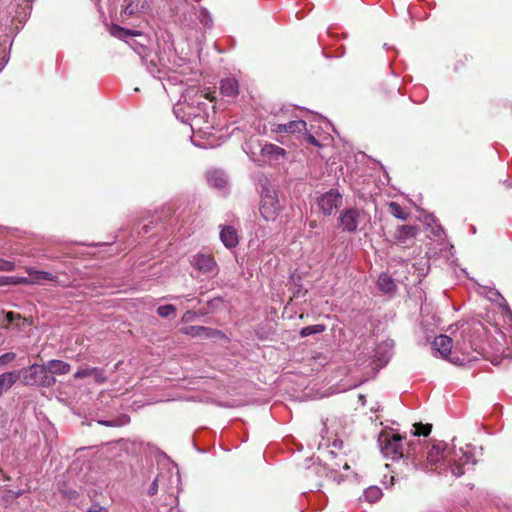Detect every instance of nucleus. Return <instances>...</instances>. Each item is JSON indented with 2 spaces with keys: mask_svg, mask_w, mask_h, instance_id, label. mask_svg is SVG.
Returning <instances> with one entry per match:
<instances>
[{
  "mask_svg": "<svg viewBox=\"0 0 512 512\" xmlns=\"http://www.w3.org/2000/svg\"><path fill=\"white\" fill-rule=\"evenodd\" d=\"M88 512H108L106 508L102 507V506H99V505H94L93 507H91Z\"/></svg>",
  "mask_w": 512,
  "mask_h": 512,
  "instance_id": "nucleus-40",
  "label": "nucleus"
},
{
  "mask_svg": "<svg viewBox=\"0 0 512 512\" xmlns=\"http://www.w3.org/2000/svg\"><path fill=\"white\" fill-rule=\"evenodd\" d=\"M377 287L385 294L393 293L396 289V284L392 277L383 273L378 277Z\"/></svg>",
  "mask_w": 512,
  "mask_h": 512,
  "instance_id": "nucleus-23",
  "label": "nucleus"
},
{
  "mask_svg": "<svg viewBox=\"0 0 512 512\" xmlns=\"http://www.w3.org/2000/svg\"><path fill=\"white\" fill-rule=\"evenodd\" d=\"M262 155L277 160L285 155V150L275 144H265L261 149Z\"/></svg>",
  "mask_w": 512,
  "mask_h": 512,
  "instance_id": "nucleus-24",
  "label": "nucleus"
},
{
  "mask_svg": "<svg viewBox=\"0 0 512 512\" xmlns=\"http://www.w3.org/2000/svg\"><path fill=\"white\" fill-rule=\"evenodd\" d=\"M16 359V354L14 352H7L0 355V367L6 366L7 364L13 362Z\"/></svg>",
  "mask_w": 512,
  "mask_h": 512,
  "instance_id": "nucleus-34",
  "label": "nucleus"
},
{
  "mask_svg": "<svg viewBox=\"0 0 512 512\" xmlns=\"http://www.w3.org/2000/svg\"><path fill=\"white\" fill-rule=\"evenodd\" d=\"M221 94L226 97H236L239 94V84L234 77H226L220 82Z\"/></svg>",
  "mask_w": 512,
  "mask_h": 512,
  "instance_id": "nucleus-19",
  "label": "nucleus"
},
{
  "mask_svg": "<svg viewBox=\"0 0 512 512\" xmlns=\"http://www.w3.org/2000/svg\"><path fill=\"white\" fill-rule=\"evenodd\" d=\"M196 316V313L191 311V310H188L184 313V315L182 316V322H189L191 321L194 317Z\"/></svg>",
  "mask_w": 512,
  "mask_h": 512,
  "instance_id": "nucleus-39",
  "label": "nucleus"
},
{
  "mask_svg": "<svg viewBox=\"0 0 512 512\" xmlns=\"http://www.w3.org/2000/svg\"><path fill=\"white\" fill-rule=\"evenodd\" d=\"M344 469H346V470H347V469H349L348 464H345V465H344Z\"/></svg>",
  "mask_w": 512,
  "mask_h": 512,
  "instance_id": "nucleus-46",
  "label": "nucleus"
},
{
  "mask_svg": "<svg viewBox=\"0 0 512 512\" xmlns=\"http://www.w3.org/2000/svg\"><path fill=\"white\" fill-rule=\"evenodd\" d=\"M315 121H317L318 123H322L323 122L326 126L330 125V123L326 119H324L323 117H321L319 115L316 116V120Z\"/></svg>",
  "mask_w": 512,
  "mask_h": 512,
  "instance_id": "nucleus-42",
  "label": "nucleus"
},
{
  "mask_svg": "<svg viewBox=\"0 0 512 512\" xmlns=\"http://www.w3.org/2000/svg\"><path fill=\"white\" fill-rule=\"evenodd\" d=\"M207 108L208 104L206 102H198L197 110L189 104L184 106L186 114L191 120L190 127L192 131L202 130L201 124L206 122V118L208 117Z\"/></svg>",
  "mask_w": 512,
  "mask_h": 512,
  "instance_id": "nucleus-10",
  "label": "nucleus"
},
{
  "mask_svg": "<svg viewBox=\"0 0 512 512\" xmlns=\"http://www.w3.org/2000/svg\"><path fill=\"white\" fill-rule=\"evenodd\" d=\"M182 333L192 337H206L211 338L218 333L217 330L204 327V326H187L182 329Z\"/></svg>",
  "mask_w": 512,
  "mask_h": 512,
  "instance_id": "nucleus-21",
  "label": "nucleus"
},
{
  "mask_svg": "<svg viewBox=\"0 0 512 512\" xmlns=\"http://www.w3.org/2000/svg\"><path fill=\"white\" fill-rule=\"evenodd\" d=\"M158 492V478H155L148 489V495L154 496Z\"/></svg>",
  "mask_w": 512,
  "mask_h": 512,
  "instance_id": "nucleus-38",
  "label": "nucleus"
},
{
  "mask_svg": "<svg viewBox=\"0 0 512 512\" xmlns=\"http://www.w3.org/2000/svg\"><path fill=\"white\" fill-rule=\"evenodd\" d=\"M487 297L494 302L500 303V305L507 310L509 313H511L508 304L506 300L503 298V296L496 290V289H490L487 293Z\"/></svg>",
  "mask_w": 512,
  "mask_h": 512,
  "instance_id": "nucleus-27",
  "label": "nucleus"
},
{
  "mask_svg": "<svg viewBox=\"0 0 512 512\" xmlns=\"http://www.w3.org/2000/svg\"><path fill=\"white\" fill-rule=\"evenodd\" d=\"M27 273L29 275V279L31 284H39L42 281H54L55 276L46 271H38L33 268H27Z\"/></svg>",
  "mask_w": 512,
  "mask_h": 512,
  "instance_id": "nucleus-22",
  "label": "nucleus"
},
{
  "mask_svg": "<svg viewBox=\"0 0 512 512\" xmlns=\"http://www.w3.org/2000/svg\"><path fill=\"white\" fill-rule=\"evenodd\" d=\"M259 211L266 221H273L281 211L278 196L274 189L264 186L261 191Z\"/></svg>",
  "mask_w": 512,
  "mask_h": 512,
  "instance_id": "nucleus-5",
  "label": "nucleus"
},
{
  "mask_svg": "<svg viewBox=\"0 0 512 512\" xmlns=\"http://www.w3.org/2000/svg\"><path fill=\"white\" fill-rule=\"evenodd\" d=\"M44 364L47 368L48 373L52 376L65 375L71 369V366L69 363L64 362L62 360H58V359L49 360Z\"/></svg>",
  "mask_w": 512,
  "mask_h": 512,
  "instance_id": "nucleus-20",
  "label": "nucleus"
},
{
  "mask_svg": "<svg viewBox=\"0 0 512 512\" xmlns=\"http://www.w3.org/2000/svg\"><path fill=\"white\" fill-rule=\"evenodd\" d=\"M207 182L211 187L224 190L227 187L228 179L223 171L214 170L207 173Z\"/></svg>",
  "mask_w": 512,
  "mask_h": 512,
  "instance_id": "nucleus-18",
  "label": "nucleus"
},
{
  "mask_svg": "<svg viewBox=\"0 0 512 512\" xmlns=\"http://www.w3.org/2000/svg\"><path fill=\"white\" fill-rule=\"evenodd\" d=\"M389 358H390V355L385 354V355H383V356L380 358V361L382 362V364H383V365H385V364L388 362Z\"/></svg>",
  "mask_w": 512,
  "mask_h": 512,
  "instance_id": "nucleus-43",
  "label": "nucleus"
},
{
  "mask_svg": "<svg viewBox=\"0 0 512 512\" xmlns=\"http://www.w3.org/2000/svg\"><path fill=\"white\" fill-rule=\"evenodd\" d=\"M452 339L447 335H439L435 337L432 347L436 350L443 358H446L452 349Z\"/></svg>",
  "mask_w": 512,
  "mask_h": 512,
  "instance_id": "nucleus-16",
  "label": "nucleus"
},
{
  "mask_svg": "<svg viewBox=\"0 0 512 512\" xmlns=\"http://www.w3.org/2000/svg\"><path fill=\"white\" fill-rule=\"evenodd\" d=\"M91 368L92 367H85V368L79 369L74 374V378L75 379H83V378H86V377H90L91 376Z\"/></svg>",
  "mask_w": 512,
  "mask_h": 512,
  "instance_id": "nucleus-37",
  "label": "nucleus"
},
{
  "mask_svg": "<svg viewBox=\"0 0 512 512\" xmlns=\"http://www.w3.org/2000/svg\"><path fill=\"white\" fill-rule=\"evenodd\" d=\"M378 443L384 457L392 460L403 458V438L392 430L382 431L378 436Z\"/></svg>",
  "mask_w": 512,
  "mask_h": 512,
  "instance_id": "nucleus-4",
  "label": "nucleus"
},
{
  "mask_svg": "<svg viewBox=\"0 0 512 512\" xmlns=\"http://www.w3.org/2000/svg\"><path fill=\"white\" fill-rule=\"evenodd\" d=\"M91 376L94 378L95 382L98 384H103L107 381V376L105 374V370L99 367L91 368Z\"/></svg>",
  "mask_w": 512,
  "mask_h": 512,
  "instance_id": "nucleus-29",
  "label": "nucleus"
},
{
  "mask_svg": "<svg viewBox=\"0 0 512 512\" xmlns=\"http://www.w3.org/2000/svg\"><path fill=\"white\" fill-rule=\"evenodd\" d=\"M325 329H326V327L323 324H316V325L306 326V327H303L301 329L300 336L301 337H307V336H310V335H313V334H319V333L324 332Z\"/></svg>",
  "mask_w": 512,
  "mask_h": 512,
  "instance_id": "nucleus-26",
  "label": "nucleus"
},
{
  "mask_svg": "<svg viewBox=\"0 0 512 512\" xmlns=\"http://www.w3.org/2000/svg\"><path fill=\"white\" fill-rule=\"evenodd\" d=\"M156 55L145 54L142 59L147 67V70L153 77L161 78V75L165 73L167 65L161 60L156 62Z\"/></svg>",
  "mask_w": 512,
  "mask_h": 512,
  "instance_id": "nucleus-12",
  "label": "nucleus"
},
{
  "mask_svg": "<svg viewBox=\"0 0 512 512\" xmlns=\"http://www.w3.org/2000/svg\"><path fill=\"white\" fill-rule=\"evenodd\" d=\"M368 221V216L363 210L355 207H348L342 210L338 217L339 227L344 232L354 233L362 223Z\"/></svg>",
  "mask_w": 512,
  "mask_h": 512,
  "instance_id": "nucleus-6",
  "label": "nucleus"
},
{
  "mask_svg": "<svg viewBox=\"0 0 512 512\" xmlns=\"http://www.w3.org/2000/svg\"><path fill=\"white\" fill-rule=\"evenodd\" d=\"M15 268V263L9 260H5L0 258V271H13Z\"/></svg>",
  "mask_w": 512,
  "mask_h": 512,
  "instance_id": "nucleus-36",
  "label": "nucleus"
},
{
  "mask_svg": "<svg viewBox=\"0 0 512 512\" xmlns=\"http://www.w3.org/2000/svg\"><path fill=\"white\" fill-rule=\"evenodd\" d=\"M198 19L205 27H211L212 18L207 9H205V8L199 9Z\"/></svg>",
  "mask_w": 512,
  "mask_h": 512,
  "instance_id": "nucleus-31",
  "label": "nucleus"
},
{
  "mask_svg": "<svg viewBox=\"0 0 512 512\" xmlns=\"http://www.w3.org/2000/svg\"><path fill=\"white\" fill-rule=\"evenodd\" d=\"M175 311H176V307L171 304L162 305L157 308V314L163 318H166V317L174 314Z\"/></svg>",
  "mask_w": 512,
  "mask_h": 512,
  "instance_id": "nucleus-32",
  "label": "nucleus"
},
{
  "mask_svg": "<svg viewBox=\"0 0 512 512\" xmlns=\"http://www.w3.org/2000/svg\"><path fill=\"white\" fill-rule=\"evenodd\" d=\"M342 204L343 196L336 188H332L317 197V206L324 216L334 215Z\"/></svg>",
  "mask_w": 512,
  "mask_h": 512,
  "instance_id": "nucleus-7",
  "label": "nucleus"
},
{
  "mask_svg": "<svg viewBox=\"0 0 512 512\" xmlns=\"http://www.w3.org/2000/svg\"><path fill=\"white\" fill-rule=\"evenodd\" d=\"M427 463L438 474L450 472L453 476L460 477L476 464V459L471 445L457 449L455 446L449 448L445 442L438 441L428 450Z\"/></svg>",
  "mask_w": 512,
  "mask_h": 512,
  "instance_id": "nucleus-1",
  "label": "nucleus"
},
{
  "mask_svg": "<svg viewBox=\"0 0 512 512\" xmlns=\"http://www.w3.org/2000/svg\"><path fill=\"white\" fill-rule=\"evenodd\" d=\"M389 212L398 219L406 220L408 218V213L401 207L397 202L389 203Z\"/></svg>",
  "mask_w": 512,
  "mask_h": 512,
  "instance_id": "nucleus-25",
  "label": "nucleus"
},
{
  "mask_svg": "<svg viewBox=\"0 0 512 512\" xmlns=\"http://www.w3.org/2000/svg\"><path fill=\"white\" fill-rule=\"evenodd\" d=\"M146 0H123L121 16L132 17L144 11Z\"/></svg>",
  "mask_w": 512,
  "mask_h": 512,
  "instance_id": "nucleus-13",
  "label": "nucleus"
},
{
  "mask_svg": "<svg viewBox=\"0 0 512 512\" xmlns=\"http://www.w3.org/2000/svg\"><path fill=\"white\" fill-rule=\"evenodd\" d=\"M270 129L273 133L277 134H296V133H304L306 140L317 147H320L321 144L316 139L314 124H310L308 128V124L305 120H291L288 123H277L270 122Z\"/></svg>",
  "mask_w": 512,
  "mask_h": 512,
  "instance_id": "nucleus-2",
  "label": "nucleus"
},
{
  "mask_svg": "<svg viewBox=\"0 0 512 512\" xmlns=\"http://www.w3.org/2000/svg\"><path fill=\"white\" fill-rule=\"evenodd\" d=\"M419 232L418 226L415 225H401L398 226L394 238L398 243L407 244L413 240Z\"/></svg>",
  "mask_w": 512,
  "mask_h": 512,
  "instance_id": "nucleus-14",
  "label": "nucleus"
},
{
  "mask_svg": "<svg viewBox=\"0 0 512 512\" xmlns=\"http://www.w3.org/2000/svg\"><path fill=\"white\" fill-rule=\"evenodd\" d=\"M143 229H144V233H147L148 230H147V226L146 225L143 227Z\"/></svg>",
  "mask_w": 512,
  "mask_h": 512,
  "instance_id": "nucleus-45",
  "label": "nucleus"
},
{
  "mask_svg": "<svg viewBox=\"0 0 512 512\" xmlns=\"http://www.w3.org/2000/svg\"><path fill=\"white\" fill-rule=\"evenodd\" d=\"M20 284L31 285L29 276L28 277L9 276V286L10 285H20Z\"/></svg>",
  "mask_w": 512,
  "mask_h": 512,
  "instance_id": "nucleus-33",
  "label": "nucleus"
},
{
  "mask_svg": "<svg viewBox=\"0 0 512 512\" xmlns=\"http://www.w3.org/2000/svg\"><path fill=\"white\" fill-rule=\"evenodd\" d=\"M129 422V417L127 415H122L118 417L117 419L110 420V421H99L100 424L108 427H118L123 426Z\"/></svg>",
  "mask_w": 512,
  "mask_h": 512,
  "instance_id": "nucleus-30",
  "label": "nucleus"
},
{
  "mask_svg": "<svg viewBox=\"0 0 512 512\" xmlns=\"http://www.w3.org/2000/svg\"><path fill=\"white\" fill-rule=\"evenodd\" d=\"M441 233H444V230H443V228L439 225V226H437V230L435 231V234H436L437 236H440V234H441Z\"/></svg>",
  "mask_w": 512,
  "mask_h": 512,
  "instance_id": "nucleus-44",
  "label": "nucleus"
},
{
  "mask_svg": "<svg viewBox=\"0 0 512 512\" xmlns=\"http://www.w3.org/2000/svg\"><path fill=\"white\" fill-rule=\"evenodd\" d=\"M9 286V276H0V287Z\"/></svg>",
  "mask_w": 512,
  "mask_h": 512,
  "instance_id": "nucleus-41",
  "label": "nucleus"
},
{
  "mask_svg": "<svg viewBox=\"0 0 512 512\" xmlns=\"http://www.w3.org/2000/svg\"><path fill=\"white\" fill-rule=\"evenodd\" d=\"M415 435L427 436L431 432V425L415 424Z\"/></svg>",
  "mask_w": 512,
  "mask_h": 512,
  "instance_id": "nucleus-35",
  "label": "nucleus"
},
{
  "mask_svg": "<svg viewBox=\"0 0 512 512\" xmlns=\"http://www.w3.org/2000/svg\"><path fill=\"white\" fill-rule=\"evenodd\" d=\"M191 265L200 273L214 276L217 275L219 267L211 254L197 253L190 260Z\"/></svg>",
  "mask_w": 512,
  "mask_h": 512,
  "instance_id": "nucleus-9",
  "label": "nucleus"
},
{
  "mask_svg": "<svg viewBox=\"0 0 512 512\" xmlns=\"http://www.w3.org/2000/svg\"><path fill=\"white\" fill-rule=\"evenodd\" d=\"M19 379L20 372L18 371H8L0 374V397L9 391Z\"/></svg>",
  "mask_w": 512,
  "mask_h": 512,
  "instance_id": "nucleus-17",
  "label": "nucleus"
},
{
  "mask_svg": "<svg viewBox=\"0 0 512 512\" xmlns=\"http://www.w3.org/2000/svg\"><path fill=\"white\" fill-rule=\"evenodd\" d=\"M364 496L367 501L373 503L380 499L382 496V491L380 488L372 486L365 490Z\"/></svg>",
  "mask_w": 512,
  "mask_h": 512,
  "instance_id": "nucleus-28",
  "label": "nucleus"
},
{
  "mask_svg": "<svg viewBox=\"0 0 512 512\" xmlns=\"http://www.w3.org/2000/svg\"><path fill=\"white\" fill-rule=\"evenodd\" d=\"M110 34L118 39L124 40L130 44V46L142 56L145 55L146 46L143 43H137L133 37L146 38L141 31L131 30L123 28L119 25H112L110 28Z\"/></svg>",
  "mask_w": 512,
  "mask_h": 512,
  "instance_id": "nucleus-8",
  "label": "nucleus"
},
{
  "mask_svg": "<svg viewBox=\"0 0 512 512\" xmlns=\"http://www.w3.org/2000/svg\"><path fill=\"white\" fill-rule=\"evenodd\" d=\"M3 66H4V65L0 66V71L3 69Z\"/></svg>",
  "mask_w": 512,
  "mask_h": 512,
  "instance_id": "nucleus-47",
  "label": "nucleus"
},
{
  "mask_svg": "<svg viewBox=\"0 0 512 512\" xmlns=\"http://www.w3.org/2000/svg\"><path fill=\"white\" fill-rule=\"evenodd\" d=\"M0 323L7 328H13L18 331H24L30 325L27 318H24L19 313L12 311H0Z\"/></svg>",
  "mask_w": 512,
  "mask_h": 512,
  "instance_id": "nucleus-11",
  "label": "nucleus"
},
{
  "mask_svg": "<svg viewBox=\"0 0 512 512\" xmlns=\"http://www.w3.org/2000/svg\"><path fill=\"white\" fill-rule=\"evenodd\" d=\"M18 372H20V379L27 386L49 388L56 383V378L48 373L44 363L32 364Z\"/></svg>",
  "mask_w": 512,
  "mask_h": 512,
  "instance_id": "nucleus-3",
  "label": "nucleus"
},
{
  "mask_svg": "<svg viewBox=\"0 0 512 512\" xmlns=\"http://www.w3.org/2000/svg\"><path fill=\"white\" fill-rule=\"evenodd\" d=\"M220 240L223 243V245L228 249L235 248L239 243L237 231L235 230L234 227L230 225L223 226L221 228Z\"/></svg>",
  "mask_w": 512,
  "mask_h": 512,
  "instance_id": "nucleus-15",
  "label": "nucleus"
}]
</instances>
